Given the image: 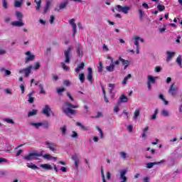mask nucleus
<instances>
[{
	"label": "nucleus",
	"mask_w": 182,
	"mask_h": 182,
	"mask_svg": "<svg viewBox=\"0 0 182 182\" xmlns=\"http://www.w3.org/2000/svg\"><path fill=\"white\" fill-rule=\"evenodd\" d=\"M79 105H73L69 102H66L64 104L63 112L67 116H70V114H75L76 110L72 109H78Z\"/></svg>",
	"instance_id": "nucleus-1"
},
{
	"label": "nucleus",
	"mask_w": 182,
	"mask_h": 182,
	"mask_svg": "<svg viewBox=\"0 0 182 182\" xmlns=\"http://www.w3.org/2000/svg\"><path fill=\"white\" fill-rule=\"evenodd\" d=\"M41 155L38 154V151H34L28 155H26L23 157L24 160H26L27 161H31L32 160H37L38 157H40Z\"/></svg>",
	"instance_id": "nucleus-2"
},
{
	"label": "nucleus",
	"mask_w": 182,
	"mask_h": 182,
	"mask_svg": "<svg viewBox=\"0 0 182 182\" xmlns=\"http://www.w3.org/2000/svg\"><path fill=\"white\" fill-rule=\"evenodd\" d=\"M71 159L73 160V161H74V168L77 170L79 164H80V157L79 156V154H73L71 156Z\"/></svg>",
	"instance_id": "nucleus-3"
},
{
	"label": "nucleus",
	"mask_w": 182,
	"mask_h": 182,
	"mask_svg": "<svg viewBox=\"0 0 182 182\" xmlns=\"http://www.w3.org/2000/svg\"><path fill=\"white\" fill-rule=\"evenodd\" d=\"M42 113L46 117H50V113L53 116V111L50 109V107L48 105H45L44 107L42 109Z\"/></svg>",
	"instance_id": "nucleus-4"
},
{
	"label": "nucleus",
	"mask_w": 182,
	"mask_h": 182,
	"mask_svg": "<svg viewBox=\"0 0 182 182\" xmlns=\"http://www.w3.org/2000/svg\"><path fill=\"white\" fill-rule=\"evenodd\" d=\"M115 9L116 11H117V12H122V14H125V15H127V14H129V11H130V7L117 5Z\"/></svg>",
	"instance_id": "nucleus-5"
},
{
	"label": "nucleus",
	"mask_w": 182,
	"mask_h": 182,
	"mask_svg": "<svg viewBox=\"0 0 182 182\" xmlns=\"http://www.w3.org/2000/svg\"><path fill=\"white\" fill-rule=\"evenodd\" d=\"M31 72H32V65H29L26 68L19 70L18 73H24L26 77H28L29 75H31Z\"/></svg>",
	"instance_id": "nucleus-6"
},
{
	"label": "nucleus",
	"mask_w": 182,
	"mask_h": 182,
	"mask_svg": "<svg viewBox=\"0 0 182 182\" xmlns=\"http://www.w3.org/2000/svg\"><path fill=\"white\" fill-rule=\"evenodd\" d=\"M107 59L111 61L109 65L106 66L105 69L107 72H114V64L113 63V58L110 55L107 56Z\"/></svg>",
	"instance_id": "nucleus-7"
},
{
	"label": "nucleus",
	"mask_w": 182,
	"mask_h": 182,
	"mask_svg": "<svg viewBox=\"0 0 182 182\" xmlns=\"http://www.w3.org/2000/svg\"><path fill=\"white\" fill-rule=\"evenodd\" d=\"M75 18H72L69 21V23L73 31V38H75V36H76V32H77V28L76 26V23H75Z\"/></svg>",
	"instance_id": "nucleus-8"
},
{
	"label": "nucleus",
	"mask_w": 182,
	"mask_h": 182,
	"mask_svg": "<svg viewBox=\"0 0 182 182\" xmlns=\"http://www.w3.org/2000/svg\"><path fill=\"white\" fill-rule=\"evenodd\" d=\"M25 55H26V58H25V63H28V62H32V60H34L35 55L32 54L31 51H27Z\"/></svg>",
	"instance_id": "nucleus-9"
},
{
	"label": "nucleus",
	"mask_w": 182,
	"mask_h": 182,
	"mask_svg": "<svg viewBox=\"0 0 182 182\" xmlns=\"http://www.w3.org/2000/svg\"><path fill=\"white\" fill-rule=\"evenodd\" d=\"M127 173V169H122L119 171V178L122 181L127 182V177H126Z\"/></svg>",
	"instance_id": "nucleus-10"
},
{
	"label": "nucleus",
	"mask_w": 182,
	"mask_h": 182,
	"mask_svg": "<svg viewBox=\"0 0 182 182\" xmlns=\"http://www.w3.org/2000/svg\"><path fill=\"white\" fill-rule=\"evenodd\" d=\"M70 50H72V47H68V48L65 51V63H70Z\"/></svg>",
	"instance_id": "nucleus-11"
},
{
	"label": "nucleus",
	"mask_w": 182,
	"mask_h": 182,
	"mask_svg": "<svg viewBox=\"0 0 182 182\" xmlns=\"http://www.w3.org/2000/svg\"><path fill=\"white\" fill-rule=\"evenodd\" d=\"M177 90H178V88L176 87L174 84H172L168 90V93L171 96H175L177 93Z\"/></svg>",
	"instance_id": "nucleus-12"
},
{
	"label": "nucleus",
	"mask_w": 182,
	"mask_h": 182,
	"mask_svg": "<svg viewBox=\"0 0 182 182\" xmlns=\"http://www.w3.org/2000/svg\"><path fill=\"white\" fill-rule=\"evenodd\" d=\"M45 146H47V148L49 149V150H50L51 151H53L55 153V151H56V144H55L54 143L52 142H44Z\"/></svg>",
	"instance_id": "nucleus-13"
},
{
	"label": "nucleus",
	"mask_w": 182,
	"mask_h": 182,
	"mask_svg": "<svg viewBox=\"0 0 182 182\" xmlns=\"http://www.w3.org/2000/svg\"><path fill=\"white\" fill-rule=\"evenodd\" d=\"M68 4H69V1H68V0L61 2L59 6L55 9V11L56 12H59V11H61V9H65V8H66V6H68Z\"/></svg>",
	"instance_id": "nucleus-14"
},
{
	"label": "nucleus",
	"mask_w": 182,
	"mask_h": 182,
	"mask_svg": "<svg viewBox=\"0 0 182 182\" xmlns=\"http://www.w3.org/2000/svg\"><path fill=\"white\" fill-rule=\"evenodd\" d=\"M127 102H129V98L122 94L120 95L117 103L118 105H122V103H127Z\"/></svg>",
	"instance_id": "nucleus-15"
},
{
	"label": "nucleus",
	"mask_w": 182,
	"mask_h": 182,
	"mask_svg": "<svg viewBox=\"0 0 182 182\" xmlns=\"http://www.w3.org/2000/svg\"><path fill=\"white\" fill-rule=\"evenodd\" d=\"M87 79L88 82H93V70H92V68H87Z\"/></svg>",
	"instance_id": "nucleus-16"
},
{
	"label": "nucleus",
	"mask_w": 182,
	"mask_h": 182,
	"mask_svg": "<svg viewBox=\"0 0 182 182\" xmlns=\"http://www.w3.org/2000/svg\"><path fill=\"white\" fill-rule=\"evenodd\" d=\"M133 42H134V45H135V46L139 47V41L143 43L144 42V39H143L142 38H140L139 36H135L133 39H132Z\"/></svg>",
	"instance_id": "nucleus-17"
},
{
	"label": "nucleus",
	"mask_w": 182,
	"mask_h": 182,
	"mask_svg": "<svg viewBox=\"0 0 182 182\" xmlns=\"http://www.w3.org/2000/svg\"><path fill=\"white\" fill-rule=\"evenodd\" d=\"M76 52H77V55L79 58H82V56H83V50H82V46L80 44H77V46H76Z\"/></svg>",
	"instance_id": "nucleus-18"
},
{
	"label": "nucleus",
	"mask_w": 182,
	"mask_h": 182,
	"mask_svg": "<svg viewBox=\"0 0 182 182\" xmlns=\"http://www.w3.org/2000/svg\"><path fill=\"white\" fill-rule=\"evenodd\" d=\"M165 162H166V161L164 159H162L161 161L148 163V164H146V168H152V167L154 166H156L157 164H163V163H165Z\"/></svg>",
	"instance_id": "nucleus-19"
},
{
	"label": "nucleus",
	"mask_w": 182,
	"mask_h": 182,
	"mask_svg": "<svg viewBox=\"0 0 182 182\" xmlns=\"http://www.w3.org/2000/svg\"><path fill=\"white\" fill-rule=\"evenodd\" d=\"M51 4H52L51 0L46 1V6H44V14H46V12H48V11H49V8H50Z\"/></svg>",
	"instance_id": "nucleus-20"
},
{
	"label": "nucleus",
	"mask_w": 182,
	"mask_h": 182,
	"mask_svg": "<svg viewBox=\"0 0 182 182\" xmlns=\"http://www.w3.org/2000/svg\"><path fill=\"white\" fill-rule=\"evenodd\" d=\"M84 68H85V63H81L80 64L77 65L75 71L76 73H80V71L83 70Z\"/></svg>",
	"instance_id": "nucleus-21"
},
{
	"label": "nucleus",
	"mask_w": 182,
	"mask_h": 182,
	"mask_svg": "<svg viewBox=\"0 0 182 182\" xmlns=\"http://www.w3.org/2000/svg\"><path fill=\"white\" fill-rule=\"evenodd\" d=\"M129 79H132V74H128L127 76L124 77L122 80V86H126L127 85V82H129Z\"/></svg>",
	"instance_id": "nucleus-22"
},
{
	"label": "nucleus",
	"mask_w": 182,
	"mask_h": 182,
	"mask_svg": "<svg viewBox=\"0 0 182 182\" xmlns=\"http://www.w3.org/2000/svg\"><path fill=\"white\" fill-rule=\"evenodd\" d=\"M11 25L13 26H17L18 28H21V26H23V23L21 21H13L11 22Z\"/></svg>",
	"instance_id": "nucleus-23"
},
{
	"label": "nucleus",
	"mask_w": 182,
	"mask_h": 182,
	"mask_svg": "<svg viewBox=\"0 0 182 182\" xmlns=\"http://www.w3.org/2000/svg\"><path fill=\"white\" fill-rule=\"evenodd\" d=\"M166 55H167L166 62H169L170 59L173 58L174 55H176V52L166 51Z\"/></svg>",
	"instance_id": "nucleus-24"
},
{
	"label": "nucleus",
	"mask_w": 182,
	"mask_h": 182,
	"mask_svg": "<svg viewBox=\"0 0 182 182\" xmlns=\"http://www.w3.org/2000/svg\"><path fill=\"white\" fill-rule=\"evenodd\" d=\"M119 62H122V64L123 65V66H129V65H130V61L127 60H124L122 57H119Z\"/></svg>",
	"instance_id": "nucleus-25"
},
{
	"label": "nucleus",
	"mask_w": 182,
	"mask_h": 182,
	"mask_svg": "<svg viewBox=\"0 0 182 182\" xmlns=\"http://www.w3.org/2000/svg\"><path fill=\"white\" fill-rule=\"evenodd\" d=\"M139 116H140V108L136 109V110L134 113L133 119L134 120V122H136V120H137Z\"/></svg>",
	"instance_id": "nucleus-26"
},
{
	"label": "nucleus",
	"mask_w": 182,
	"mask_h": 182,
	"mask_svg": "<svg viewBox=\"0 0 182 182\" xmlns=\"http://www.w3.org/2000/svg\"><path fill=\"white\" fill-rule=\"evenodd\" d=\"M147 79H148V82L154 84V83H156V80L157 79V77H153L151 75H148Z\"/></svg>",
	"instance_id": "nucleus-27"
},
{
	"label": "nucleus",
	"mask_w": 182,
	"mask_h": 182,
	"mask_svg": "<svg viewBox=\"0 0 182 182\" xmlns=\"http://www.w3.org/2000/svg\"><path fill=\"white\" fill-rule=\"evenodd\" d=\"M40 167H41V168H43L44 170H52V166H50L48 164H41L40 165Z\"/></svg>",
	"instance_id": "nucleus-28"
},
{
	"label": "nucleus",
	"mask_w": 182,
	"mask_h": 182,
	"mask_svg": "<svg viewBox=\"0 0 182 182\" xmlns=\"http://www.w3.org/2000/svg\"><path fill=\"white\" fill-rule=\"evenodd\" d=\"M30 124L31 126H33V127H35L36 129H39V127H42V122H31Z\"/></svg>",
	"instance_id": "nucleus-29"
},
{
	"label": "nucleus",
	"mask_w": 182,
	"mask_h": 182,
	"mask_svg": "<svg viewBox=\"0 0 182 182\" xmlns=\"http://www.w3.org/2000/svg\"><path fill=\"white\" fill-rule=\"evenodd\" d=\"M161 116H164V117H168V116H170V112H168V110L167 109H163L161 112Z\"/></svg>",
	"instance_id": "nucleus-30"
},
{
	"label": "nucleus",
	"mask_w": 182,
	"mask_h": 182,
	"mask_svg": "<svg viewBox=\"0 0 182 182\" xmlns=\"http://www.w3.org/2000/svg\"><path fill=\"white\" fill-rule=\"evenodd\" d=\"M149 130V127H146L144 129H143V133L141 134L142 136V139H144V140H146V137L147 136V131Z\"/></svg>",
	"instance_id": "nucleus-31"
},
{
	"label": "nucleus",
	"mask_w": 182,
	"mask_h": 182,
	"mask_svg": "<svg viewBox=\"0 0 182 182\" xmlns=\"http://www.w3.org/2000/svg\"><path fill=\"white\" fill-rule=\"evenodd\" d=\"M0 72H4L5 76H9L11 75V71L5 69L4 68H1Z\"/></svg>",
	"instance_id": "nucleus-32"
},
{
	"label": "nucleus",
	"mask_w": 182,
	"mask_h": 182,
	"mask_svg": "<svg viewBox=\"0 0 182 182\" xmlns=\"http://www.w3.org/2000/svg\"><path fill=\"white\" fill-rule=\"evenodd\" d=\"M36 114H38V110L33 109L28 113V117H32V116H36Z\"/></svg>",
	"instance_id": "nucleus-33"
},
{
	"label": "nucleus",
	"mask_w": 182,
	"mask_h": 182,
	"mask_svg": "<svg viewBox=\"0 0 182 182\" xmlns=\"http://www.w3.org/2000/svg\"><path fill=\"white\" fill-rule=\"evenodd\" d=\"M76 124L77 126H79L82 130H85V132H87V130H89V127H85L80 122H77Z\"/></svg>",
	"instance_id": "nucleus-34"
},
{
	"label": "nucleus",
	"mask_w": 182,
	"mask_h": 182,
	"mask_svg": "<svg viewBox=\"0 0 182 182\" xmlns=\"http://www.w3.org/2000/svg\"><path fill=\"white\" fill-rule=\"evenodd\" d=\"M27 167H28V168H32V170H36L38 168H39L38 166H36V165L32 164V163H28L27 164Z\"/></svg>",
	"instance_id": "nucleus-35"
},
{
	"label": "nucleus",
	"mask_w": 182,
	"mask_h": 182,
	"mask_svg": "<svg viewBox=\"0 0 182 182\" xmlns=\"http://www.w3.org/2000/svg\"><path fill=\"white\" fill-rule=\"evenodd\" d=\"M35 4H36V11H39L41 9V4H42V0H39L38 1L36 0H34Z\"/></svg>",
	"instance_id": "nucleus-36"
},
{
	"label": "nucleus",
	"mask_w": 182,
	"mask_h": 182,
	"mask_svg": "<svg viewBox=\"0 0 182 182\" xmlns=\"http://www.w3.org/2000/svg\"><path fill=\"white\" fill-rule=\"evenodd\" d=\"M22 2H23V1L15 0L14 1V6L16 8H21V6H22Z\"/></svg>",
	"instance_id": "nucleus-37"
},
{
	"label": "nucleus",
	"mask_w": 182,
	"mask_h": 182,
	"mask_svg": "<svg viewBox=\"0 0 182 182\" xmlns=\"http://www.w3.org/2000/svg\"><path fill=\"white\" fill-rule=\"evenodd\" d=\"M4 122H6V123H8L9 124H14L15 122L13 121L11 118H4Z\"/></svg>",
	"instance_id": "nucleus-38"
},
{
	"label": "nucleus",
	"mask_w": 182,
	"mask_h": 182,
	"mask_svg": "<svg viewBox=\"0 0 182 182\" xmlns=\"http://www.w3.org/2000/svg\"><path fill=\"white\" fill-rule=\"evenodd\" d=\"M79 80L80 83H85V73L79 74Z\"/></svg>",
	"instance_id": "nucleus-39"
},
{
	"label": "nucleus",
	"mask_w": 182,
	"mask_h": 182,
	"mask_svg": "<svg viewBox=\"0 0 182 182\" xmlns=\"http://www.w3.org/2000/svg\"><path fill=\"white\" fill-rule=\"evenodd\" d=\"M38 87L40 89V94L41 95H45V93H46L45 90H43V84H39Z\"/></svg>",
	"instance_id": "nucleus-40"
},
{
	"label": "nucleus",
	"mask_w": 182,
	"mask_h": 182,
	"mask_svg": "<svg viewBox=\"0 0 182 182\" xmlns=\"http://www.w3.org/2000/svg\"><path fill=\"white\" fill-rule=\"evenodd\" d=\"M98 69V73H102L103 72V63H102V61L99 63V66L97 67Z\"/></svg>",
	"instance_id": "nucleus-41"
},
{
	"label": "nucleus",
	"mask_w": 182,
	"mask_h": 182,
	"mask_svg": "<svg viewBox=\"0 0 182 182\" xmlns=\"http://www.w3.org/2000/svg\"><path fill=\"white\" fill-rule=\"evenodd\" d=\"M16 16L18 21H22V18L23 16L22 15V13L17 11L16 13Z\"/></svg>",
	"instance_id": "nucleus-42"
},
{
	"label": "nucleus",
	"mask_w": 182,
	"mask_h": 182,
	"mask_svg": "<svg viewBox=\"0 0 182 182\" xmlns=\"http://www.w3.org/2000/svg\"><path fill=\"white\" fill-rule=\"evenodd\" d=\"M33 93L31 92L28 95V103H33L34 98L32 97Z\"/></svg>",
	"instance_id": "nucleus-43"
},
{
	"label": "nucleus",
	"mask_w": 182,
	"mask_h": 182,
	"mask_svg": "<svg viewBox=\"0 0 182 182\" xmlns=\"http://www.w3.org/2000/svg\"><path fill=\"white\" fill-rule=\"evenodd\" d=\"M39 68H41V63L37 62L32 67V69H34V70H39Z\"/></svg>",
	"instance_id": "nucleus-44"
},
{
	"label": "nucleus",
	"mask_w": 182,
	"mask_h": 182,
	"mask_svg": "<svg viewBox=\"0 0 182 182\" xmlns=\"http://www.w3.org/2000/svg\"><path fill=\"white\" fill-rule=\"evenodd\" d=\"M181 61V55H178V58H176V63L178 65L180 68H182Z\"/></svg>",
	"instance_id": "nucleus-45"
},
{
	"label": "nucleus",
	"mask_w": 182,
	"mask_h": 182,
	"mask_svg": "<svg viewBox=\"0 0 182 182\" xmlns=\"http://www.w3.org/2000/svg\"><path fill=\"white\" fill-rule=\"evenodd\" d=\"M60 130H61L62 135L65 136V134H66V130H67L66 125L61 127L60 128Z\"/></svg>",
	"instance_id": "nucleus-46"
},
{
	"label": "nucleus",
	"mask_w": 182,
	"mask_h": 182,
	"mask_svg": "<svg viewBox=\"0 0 182 182\" xmlns=\"http://www.w3.org/2000/svg\"><path fill=\"white\" fill-rule=\"evenodd\" d=\"M108 87H109V93H112L113 90H114V87H116L115 84H109Z\"/></svg>",
	"instance_id": "nucleus-47"
},
{
	"label": "nucleus",
	"mask_w": 182,
	"mask_h": 182,
	"mask_svg": "<svg viewBox=\"0 0 182 182\" xmlns=\"http://www.w3.org/2000/svg\"><path fill=\"white\" fill-rule=\"evenodd\" d=\"M157 9L158 11H159V12H163V11L166 9V6H164V5H162V4H159L157 6Z\"/></svg>",
	"instance_id": "nucleus-48"
},
{
	"label": "nucleus",
	"mask_w": 182,
	"mask_h": 182,
	"mask_svg": "<svg viewBox=\"0 0 182 182\" xmlns=\"http://www.w3.org/2000/svg\"><path fill=\"white\" fill-rule=\"evenodd\" d=\"M159 99L161 100L162 102H164V105L166 106H167V105H168V101L166 100V99H164V96H163V95H159Z\"/></svg>",
	"instance_id": "nucleus-49"
},
{
	"label": "nucleus",
	"mask_w": 182,
	"mask_h": 182,
	"mask_svg": "<svg viewBox=\"0 0 182 182\" xmlns=\"http://www.w3.org/2000/svg\"><path fill=\"white\" fill-rule=\"evenodd\" d=\"M57 93L59 95V96H62V92H65L64 87L57 88Z\"/></svg>",
	"instance_id": "nucleus-50"
},
{
	"label": "nucleus",
	"mask_w": 182,
	"mask_h": 182,
	"mask_svg": "<svg viewBox=\"0 0 182 182\" xmlns=\"http://www.w3.org/2000/svg\"><path fill=\"white\" fill-rule=\"evenodd\" d=\"M120 105H119V102H117V105H116L114 107V113H117L119 112V111L120 110V107H119Z\"/></svg>",
	"instance_id": "nucleus-51"
},
{
	"label": "nucleus",
	"mask_w": 182,
	"mask_h": 182,
	"mask_svg": "<svg viewBox=\"0 0 182 182\" xmlns=\"http://www.w3.org/2000/svg\"><path fill=\"white\" fill-rule=\"evenodd\" d=\"M96 129L100 133V138L103 139V131H102V129H100L99 127H96Z\"/></svg>",
	"instance_id": "nucleus-52"
},
{
	"label": "nucleus",
	"mask_w": 182,
	"mask_h": 182,
	"mask_svg": "<svg viewBox=\"0 0 182 182\" xmlns=\"http://www.w3.org/2000/svg\"><path fill=\"white\" fill-rule=\"evenodd\" d=\"M119 156H121L122 159H127V157H128L127 154L125 152H123V151L119 153Z\"/></svg>",
	"instance_id": "nucleus-53"
},
{
	"label": "nucleus",
	"mask_w": 182,
	"mask_h": 182,
	"mask_svg": "<svg viewBox=\"0 0 182 182\" xmlns=\"http://www.w3.org/2000/svg\"><path fill=\"white\" fill-rule=\"evenodd\" d=\"M43 129H49V123L48 122H42V127Z\"/></svg>",
	"instance_id": "nucleus-54"
},
{
	"label": "nucleus",
	"mask_w": 182,
	"mask_h": 182,
	"mask_svg": "<svg viewBox=\"0 0 182 182\" xmlns=\"http://www.w3.org/2000/svg\"><path fill=\"white\" fill-rule=\"evenodd\" d=\"M61 66H62L63 70L68 71L70 69L69 67H68L66 65V64H65V63H61Z\"/></svg>",
	"instance_id": "nucleus-55"
},
{
	"label": "nucleus",
	"mask_w": 182,
	"mask_h": 182,
	"mask_svg": "<svg viewBox=\"0 0 182 182\" xmlns=\"http://www.w3.org/2000/svg\"><path fill=\"white\" fill-rule=\"evenodd\" d=\"M43 159H46V160H50L52 159V156L49 154H46L43 156Z\"/></svg>",
	"instance_id": "nucleus-56"
},
{
	"label": "nucleus",
	"mask_w": 182,
	"mask_h": 182,
	"mask_svg": "<svg viewBox=\"0 0 182 182\" xmlns=\"http://www.w3.org/2000/svg\"><path fill=\"white\" fill-rule=\"evenodd\" d=\"M127 129L128 130V132L129 133H132V132H133V125L129 124L127 127Z\"/></svg>",
	"instance_id": "nucleus-57"
},
{
	"label": "nucleus",
	"mask_w": 182,
	"mask_h": 182,
	"mask_svg": "<svg viewBox=\"0 0 182 182\" xmlns=\"http://www.w3.org/2000/svg\"><path fill=\"white\" fill-rule=\"evenodd\" d=\"M20 89L21 90L22 95H23V93H25V86L23 85V84L20 85Z\"/></svg>",
	"instance_id": "nucleus-58"
},
{
	"label": "nucleus",
	"mask_w": 182,
	"mask_h": 182,
	"mask_svg": "<svg viewBox=\"0 0 182 182\" xmlns=\"http://www.w3.org/2000/svg\"><path fill=\"white\" fill-rule=\"evenodd\" d=\"M3 1V8L5 9H8V3L6 2V0H2Z\"/></svg>",
	"instance_id": "nucleus-59"
},
{
	"label": "nucleus",
	"mask_w": 182,
	"mask_h": 182,
	"mask_svg": "<svg viewBox=\"0 0 182 182\" xmlns=\"http://www.w3.org/2000/svg\"><path fill=\"white\" fill-rule=\"evenodd\" d=\"M102 117V112H97L95 117H91L92 119H99V117Z\"/></svg>",
	"instance_id": "nucleus-60"
},
{
	"label": "nucleus",
	"mask_w": 182,
	"mask_h": 182,
	"mask_svg": "<svg viewBox=\"0 0 182 182\" xmlns=\"http://www.w3.org/2000/svg\"><path fill=\"white\" fill-rule=\"evenodd\" d=\"M71 137H73V139H76V137H77V133L76 132H73Z\"/></svg>",
	"instance_id": "nucleus-61"
},
{
	"label": "nucleus",
	"mask_w": 182,
	"mask_h": 182,
	"mask_svg": "<svg viewBox=\"0 0 182 182\" xmlns=\"http://www.w3.org/2000/svg\"><path fill=\"white\" fill-rule=\"evenodd\" d=\"M55 21V16L52 15L50 17V23H53V21Z\"/></svg>",
	"instance_id": "nucleus-62"
},
{
	"label": "nucleus",
	"mask_w": 182,
	"mask_h": 182,
	"mask_svg": "<svg viewBox=\"0 0 182 182\" xmlns=\"http://www.w3.org/2000/svg\"><path fill=\"white\" fill-rule=\"evenodd\" d=\"M161 67L157 66V67L155 68V72L156 73H159V72H161Z\"/></svg>",
	"instance_id": "nucleus-63"
},
{
	"label": "nucleus",
	"mask_w": 182,
	"mask_h": 182,
	"mask_svg": "<svg viewBox=\"0 0 182 182\" xmlns=\"http://www.w3.org/2000/svg\"><path fill=\"white\" fill-rule=\"evenodd\" d=\"M102 49L103 50H106L107 52L109 51V48H107V46H106V44H104L102 46Z\"/></svg>",
	"instance_id": "nucleus-64"
}]
</instances>
